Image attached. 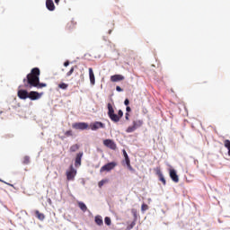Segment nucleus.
Returning <instances> with one entry per match:
<instances>
[{"instance_id":"f257e3e1","label":"nucleus","mask_w":230,"mask_h":230,"mask_svg":"<svg viewBox=\"0 0 230 230\" xmlns=\"http://www.w3.org/2000/svg\"><path fill=\"white\" fill-rule=\"evenodd\" d=\"M23 87L25 89H42L48 87L46 83H40V69L39 67H34L31 70V73L23 79Z\"/></svg>"},{"instance_id":"f03ea898","label":"nucleus","mask_w":230,"mask_h":230,"mask_svg":"<svg viewBox=\"0 0 230 230\" xmlns=\"http://www.w3.org/2000/svg\"><path fill=\"white\" fill-rule=\"evenodd\" d=\"M143 119H137L136 120H133L132 126H129L127 129L126 132L128 134H130L132 132H136L137 128H141L143 127Z\"/></svg>"},{"instance_id":"7ed1b4c3","label":"nucleus","mask_w":230,"mask_h":230,"mask_svg":"<svg viewBox=\"0 0 230 230\" xmlns=\"http://www.w3.org/2000/svg\"><path fill=\"white\" fill-rule=\"evenodd\" d=\"M108 107V116L110 118V119H111L112 121H118V114L114 113V108L112 107V104L111 102H109L107 104Z\"/></svg>"},{"instance_id":"20e7f679","label":"nucleus","mask_w":230,"mask_h":230,"mask_svg":"<svg viewBox=\"0 0 230 230\" xmlns=\"http://www.w3.org/2000/svg\"><path fill=\"white\" fill-rule=\"evenodd\" d=\"M118 166V164L116 162H111L101 167L100 172L103 173V172H111V170H114Z\"/></svg>"},{"instance_id":"39448f33","label":"nucleus","mask_w":230,"mask_h":230,"mask_svg":"<svg viewBox=\"0 0 230 230\" xmlns=\"http://www.w3.org/2000/svg\"><path fill=\"white\" fill-rule=\"evenodd\" d=\"M72 128L75 130H87L89 128V124L86 122H75L72 124Z\"/></svg>"},{"instance_id":"423d86ee","label":"nucleus","mask_w":230,"mask_h":230,"mask_svg":"<svg viewBox=\"0 0 230 230\" xmlns=\"http://www.w3.org/2000/svg\"><path fill=\"white\" fill-rule=\"evenodd\" d=\"M75 177H76V170L73 165H70L69 171H66V179L67 181H75Z\"/></svg>"},{"instance_id":"0eeeda50","label":"nucleus","mask_w":230,"mask_h":230,"mask_svg":"<svg viewBox=\"0 0 230 230\" xmlns=\"http://www.w3.org/2000/svg\"><path fill=\"white\" fill-rule=\"evenodd\" d=\"M91 130H98L99 128H105V124H103V122H100V121H95L93 123H91L89 125Z\"/></svg>"},{"instance_id":"6e6552de","label":"nucleus","mask_w":230,"mask_h":230,"mask_svg":"<svg viewBox=\"0 0 230 230\" xmlns=\"http://www.w3.org/2000/svg\"><path fill=\"white\" fill-rule=\"evenodd\" d=\"M104 146H107L108 148H111V150H116L118 148V146H116V143L112 141L111 139H105L103 141Z\"/></svg>"},{"instance_id":"1a4fd4ad","label":"nucleus","mask_w":230,"mask_h":230,"mask_svg":"<svg viewBox=\"0 0 230 230\" xmlns=\"http://www.w3.org/2000/svg\"><path fill=\"white\" fill-rule=\"evenodd\" d=\"M42 97V93H39V92L31 91L29 93V99L35 101V100H40Z\"/></svg>"},{"instance_id":"9d476101","label":"nucleus","mask_w":230,"mask_h":230,"mask_svg":"<svg viewBox=\"0 0 230 230\" xmlns=\"http://www.w3.org/2000/svg\"><path fill=\"white\" fill-rule=\"evenodd\" d=\"M29 96H30V93H28V91L26 90L18 91V98H20V100H26L29 98Z\"/></svg>"},{"instance_id":"9b49d317","label":"nucleus","mask_w":230,"mask_h":230,"mask_svg":"<svg viewBox=\"0 0 230 230\" xmlns=\"http://www.w3.org/2000/svg\"><path fill=\"white\" fill-rule=\"evenodd\" d=\"M169 175L173 182H179V175H177V171L171 169L169 171Z\"/></svg>"},{"instance_id":"f8f14e48","label":"nucleus","mask_w":230,"mask_h":230,"mask_svg":"<svg viewBox=\"0 0 230 230\" xmlns=\"http://www.w3.org/2000/svg\"><path fill=\"white\" fill-rule=\"evenodd\" d=\"M82 157H84V153H78L76 155L75 166L78 167L82 165Z\"/></svg>"},{"instance_id":"ddd939ff","label":"nucleus","mask_w":230,"mask_h":230,"mask_svg":"<svg viewBox=\"0 0 230 230\" xmlns=\"http://www.w3.org/2000/svg\"><path fill=\"white\" fill-rule=\"evenodd\" d=\"M125 80V76L121 75H114L111 76V82H121Z\"/></svg>"},{"instance_id":"4468645a","label":"nucleus","mask_w":230,"mask_h":230,"mask_svg":"<svg viewBox=\"0 0 230 230\" xmlns=\"http://www.w3.org/2000/svg\"><path fill=\"white\" fill-rule=\"evenodd\" d=\"M46 7L49 10V12H54L55 3H53V0H47L46 1Z\"/></svg>"},{"instance_id":"2eb2a0df","label":"nucleus","mask_w":230,"mask_h":230,"mask_svg":"<svg viewBox=\"0 0 230 230\" xmlns=\"http://www.w3.org/2000/svg\"><path fill=\"white\" fill-rule=\"evenodd\" d=\"M89 78L92 85H94V84H96V79L94 77V72L93 71V68H89Z\"/></svg>"},{"instance_id":"dca6fc26","label":"nucleus","mask_w":230,"mask_h":230,"mask_svg":"<svg viewBox=\"0 0 230 230\" xmlns=\"http://www.w3.org/2000/svg\"><path fill=\"white\" fill-rule=\"evenodd\" d=\"M75 28H76V22L71 21L70 22H68L66 24V30L68 31H72V30H75Z\"/></svg>"},{"instance_id":"f3484780","label":"nucleus","mask_w":230,"mask_h":230,"mask_svg":"<svg viewBox=\"0 0 230 230\" xmlns=\"http://www.w3.org/2000/svg\"><path fill=\"white\" fill-rule=\"evenodd\" d=\"M123 155H124V161L123 163H126V164H128L130 163V158L128 157V154H127V151L123 149Z\"/></svg>"},{"instance_id":"a211bd4d","label":"nucleus","mask_w":230,"mask_h":230,"mask_svg":"<svg viewBox=\"0 0 230 230\" xmlns=\"http://www.w3.org/2000/svg\"><path fill=\"white\" fill-rule=\"evenodd\" d=\"M78 207L80 208L81 210L84 211V213H85V211H87V206L85 205V203L79 201Z\"/></svg>"},{"instance_id":"6ab92c4d","label":"nucleus","mask_w":230,"mask_h":230,"mask_svg":"<svg viewBox=\"0 0 230 230\" xmlns=\"http://www.w3.org/2000/svg\"><path fill=\"white\" fill-rule=\"evenodd\" d=\"M35 215H36V217H37L39 220H44V218H46V217L44 216V214L40 213L39 210H36V211H35Z\"/></svg>"},{"instance_id":"aec40b11","label":"nucleus","mask_w":230,"mask_h":230,"mask_svg":"<svg viewBox=\"0 0 230 230\" xmlns=\"http://www.w3.org/2000/svg\"><path fill=\"white\" fill-rule=\"evenodd\" d=\"M95 224H97V226H103V219L100 216H96Z\"/></svg>"},{"instance_id":"412c9836","label":"nucleus","mask_w":230,"mask_h":230,"mask_svg":"<svg viewBox=\"0 0 230 230\" xmlns=\"http://www.w3.org/2000/svg\"><path fill=\"white\" fill-rule=\"evenodd\" d=\"M117 118H118V120H113V123H118L119 119L123 118V111L119 110Z\"/></svg>"},{"instance_id":"4be33fe9","label":"nucleus","mask_w":230,"mask_h":230,"mask_svg":"<svg viewBox=\"0 0 230 230\" xmlns=\"http://www.w3.org/2000/svg\"><path fill=\"white\" fill-rule=\"evenodd\" d=\"M224 145H225V148H227L228 150V155L230 157V140L229 139H226L224 141Z\"/></svg>"},{"instance_id":"5701e85b","label":"nucleus","mask_w":230,"mask_h":230,"mask_svg":"<svg viewBox=\"0 0 230 230\" xmlns=\"http://www.w3.org/2000/svg\"><path fill=\"white\" fill-rule=\"evenodd\" d=\"M80 149V146L78 144H75L70 146V152H76Z\"/></svg>"},{"instance_id":"b1692460","label":"nucleus","mask_w":230,"mask_h":230,"mask_svg":"<svg viewBox=\"0 0 230 230\" xmlns=\"http://www.w3.org/2000/svg\"><path fill=\"white\" fill-rule=\"evenodd\" d=\"M76 66H74L70 68V70L66 73V76H71V75H73V73H75V69H76Z\"/></svg>"},{"instance_id":"393cba45","label":"nucleus","mask_w":230,"mask_h":230,"mask_svg":"<svg viewBox=\"0 0 230 230\" xmlns=\"http://www.w3.org/2000/svg\"><path fill=\"white\" fill-rule=\"evenodd\" d=\"M158 179L164 184V186H166V179H164V175L161 174L158 176Z\"/></svg>"},{"instance_id":"a878e982","label":"nucleus","mask_w":230,"mask_h":230,"mask_svg":"<svg viewBox=\"0 0 230 230\" xmlns=\"http://www.w3.org/2000/svg\"><path fill=\"white\" fill-rule=\"evenodd\" d=\"M59 89H63L66 90L67 89V87H69V84H66V83H61L58 84Z\"/></svg>"},{"instance_id":"bb28decb","label":"nucleus","mask_w":230,"mask_h":230,"mask_svg":"<svg viewBox=\"0 0 230 230\" xmlns=\"http://www.w3.org/2000/svg\"><path fill=\"white\" fill-rule=\"evenodd\" d=\"M154 171L155 172V173L158 177L163 175V172H161V167H156L154 169Z\"/></svg>"},{"instance_id":"cd10ccee","label":"nucleus","mask_w":230,"mask_h":230,"mask_svg":"<svg viewBox=\"0 0 230 230\" xmlns=\"http://www.w3.org/2000/svg\"><path fill=\"white\" fill-rule=\"evenodd\" d=\"M104 223L106 224V226H111V224L112 223V222L111 221V217H106L104 218Z\"/></svg>"},{"instance_id":"c85d7f7f","label":"nucleus","mask_w":230,"mask_h":230,"mask_svg":"<svg viewBox=\"0 0 230 230\" xmlns=\"http://www.w3.org/2000/svg\"><path fill=\"white\" fill-rule=\"evenodd\" d=\"M65 136H66V137H71L73 136V130H67L65 132Z\"/></svg>"},{"instance_id":"c756f323","label":"nucleus","mask_w":230,"mask_h":230,"mask_svg":"<svg viewBox=\"0 0 230 230\" xmlns=\"http://www.w3.org/2000/svg\"><path fill=\"white\" fill-rule=\"evenodd\" d=\"M147 209H148V205L143 203L141 206V211L145 212V211H147Z\"/></svg>"},{"instance_id":"7c9ffc66","label":"nucleus","mask_w":230,"mask_h":230,"mask_svg":"<svg viewBox=\"0 0 230 230\" xmlns=\"http://www.w3.org/2000/svg\"><path fill=\"white\" fill-rule=\"evenodd\" d=\"M23 164H30V156H24Z\"/></svg>"},{"instance_id":"2f4dec72","label":"nucleus","mask_w":230,"mask_h":230,"mask_svg":"<svg viewBox=\"0 0 230 230\" xmlns=\"http://www.w3.org/2000/svg\"><path fill=\"white\" fill-rule=\"evenodd\" d=\"M105 182H107V180H102L101 181H99L98 183L99 188H102Z\"/></svg>"},{"instance_id":"473e14b6","label":"nucleus","mask_w":230,"mask_h":230,"mask_svg":"<svg viewBox=\"0 0 230 230\" xmlns=\"http://www.w3.org/2000/svg\"><path fill=\"white\" fill-rule=\"evenodd\" d=\"M131 213L135 218H137V210H136L135 208H132Z\"/></svg>"},{"instance_id":"72a5a7b5","label":"nucleus","mask_w":230,"mask_h":230,"mask_svg":"<svg viewBox=\"0 0 230 230\" xmlns=\"http://www.w3.org/2000/svg\"><path fill=\"white\" fill-rule=\"evenodd\" d=\"M128 170H130V172H134V168L132 167V165H130V162L128 164H126Z\"/></svg>"},{"instance_id":"f704fd0d","label":"nucleus","mask_w":230,"mask_h":230,"mask_svg":"<svg viewBox=\"0 0 230 230\" xmlns=\"http://www.w3.org/2000/svg\"><path fill=\"white\" fill-rule=\"evenodd\" d=\"M116 91H118V93H121L123 92V89L119 86H116Z\"/></svg>"},{"instance_id":"c9c22d12","label":"nucleus","mask_w":230,"mask_h":230,"mask_svg":"<svg viewBox=\"0 0 230 230\" xmlns=\"http://www.w3.org/2000/svg\"><path fill=\"white\" fill-rule=\"evenodd\" d=\"M125 118H126L127 121H128V119H129V118H130V114H128V112H127V113L125 114Z\"/></svg>"},{"instance_id":"e433bc0d","label":"nucleus","mask_w":230,"mask_h":230,"mask_svg":"<svg viewBox=\"0 0 230 230\" xmlns=\"http://www.w3.org/2000/svg\"><path fill=\"white\" fill-rule=\"evenodd\" d=\"M129 103H130V101H128V99H126L124 101V105H129Z\"/></svg>"},{"instance_id":"4c0bfd02","label":"nucleus","mask_w":230,"mask_h":230,"mask_svg":"<svg viewBox=\"0 0 230 230\" xmlns=\"http://www.w3.org/2000/svg\"><path fill=\"white\" fill-rule=\"evenodd\" d=\"M134 226H136V222H132L129 226V229H133Z\"/></svg>"},{"instance_id":"58836bf2","label":"nucleus","mask_w":230,"mask_h":230,"mask_svg":"<svg viewBox=\"0 0 230 230\" xmlns=\"http://www.w3.org/2000/svg\"><path fill=\"white\" fill-rule=\"evenodd\" d=\"M67 66H69V60H66V61L64 63V66H65V67H67Z\"/></svg>"},{"instance_id":"ea45409f","label":"nucleus","mask_w":230,"mask_h":230,"mask_svg":"<svg viewBox=\"0 0 230 230\" xmlns=\"http://www.w3.org/2000/svg\"><path fill=\"white\" fill-rule=\"evenodd\" d=\"M126 111H127V112H130V111H132V110L130 109L129 106H128V107L126 108Z\"/></svg>"},{"instance_id":"a19ab883","label":"nucleus","mask_w":230,"mask_h":230,"mask_svg":"<svg viewBox=\"0 0 230 230\" xmlns=\"http://www.w3.org/2000/svg\"><path fill=\"white\" fill-rule=\"evenodd\" d=\"M56 4H58L60 3V0H55Z\"/></svg>"}]
</instances>
